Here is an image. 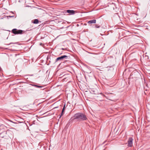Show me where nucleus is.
I'll return each mask as SVG.
<instances>
[{
    "instance_id": "17",
    "label": "nucleus",
    "mask_w": 150,
    "mask_h": 150,
    "mask_svg": "<svg viewBox=\"0 0 150 150\" xmlns=\"http://www.w3.org/2000/svg\"><path fill=\"white\" fill-rule=\"evenodd\" d=\"M42 44V43H40V45H41Z\"/></svg>"
},
{
    "instance_id": "9",
    "label": "nucleus",
    "mask_w": 150,
    "mask_h": 150,
    "mask_svg": "<svg viewBox=\"0 0 150 150\" xmlns=\"http://www.w3.org/2000/svg\"><path fill=\"white\" fill-rule=\"evenodd\" d=\"M39 22V20L38 19H35L34 20L33 23L34 24H38Z\"/></svg>"
},
{
    "instance_id": "11",
    "label": "nucleus",
    "mask_w": 150,
    "mask_h": 150,
    "mask_svg": "<svg viewBox=\"0 0 150 150\" xmlns=\"http://www.w3.org/2000/svg\"><path fill=\"white\" fill-rule=\"evenodd\" d=\"M95 27L96 28H99L100 27V26L98 24H96L95 25Z\"/></svg>"
},
{
    "instance_id": "13",
    "label": "nucleus",
    "mask_w": 150,
    "mask_h": 150,
    "mask_svg": "<svg viewBox=\"0 0 150 150\" xmlns=\"http://www.w3.org/2000/svg\"><path fill=\"white\" fill-rule=\"evenodd\" d=\"M14 17V16H7V17Z\"/></svg>"
},
{
    "instance_id": "10",
    "label": "nucleus",
    "mask_w": 150,
    "mask_h": 150,
    "mask_svg": "<svg viewBox=\"0 0 150 150\" xmlns=\"http://www.w3.org/2000/svg\"><path fill=\"white\" fill-rule=\"evenodd\" d=\"M32 85L33 86H34L36 87H37V88H42V86H38V85Z\"/></svg>"
},
{
    "instance_id": "2",
    "label": "nucleus",
    "mask_w": 150,
    "mask_h": 150,
    "mask_svg": "<svg viewBox=\"0 0 150 150\" xmlns=\"http://www.w3.org/2000/svg\"><path fill=\"white\" fill-rule=\"evenodd\" d=\"M12 32L14 34H22L25 33V31L20 30H17L15 28L13 29L12 30Z\"/></svg>"
},
{
    "instance_id": "5",
    "label": "nucleus",
    "mask_w": 150,
    "mask_h": 150,
    "mask_svg": "<svg viewBox=\"0 0 150 150\" xmlns=\"http://www.w3.org/2000/svg\"><path fill=\"white\" fill-rule=\"evenodd\" d=\"M96 20H91L89 21L88 22V23L89 24H95L96 23Z\"/></svg>"
},
{
    "instance_id": "12",
    "label": "nucleus",
    "mask_w": 150,
    "mask_h": 150,
    "mask_svg": "<svg viewBox=\"0 0 150 150\" xmlns=\"http://www.w3.org/2000/svg\"><path fill=\"white\" fill-rule=\"evenodd\" d=\"M17 44V42H14V43L11 42V43H10L8 45H9L11 44Z\"/></svg>"
},
{
    "instance_id": "20",
    "label": "nucleus",
    "mask_w": 150,
    "mask_h": 150,
    "mask_svg": "<svg viewBox=\"0 0 150 150\" xmlns=\"http://www.w3.org/2000/svg\"><path fill=\"white\" fill-rule=\"evenodd\" d=\"M103 62V61H102V62H101V63H102Z\"/></svg>"
},
{
    "instance_id": "3",
    "label": "nucleus",
    "mask_w": 150,
    "mask_h": 150,
    "mask_svg": "<svg viewBox=\"0 0 150 150\" xmlns=\"http://www.w3.org/2000/svg\"><path fill=\"white\" fill-rule=\"evenodd\" d=\"M69 58L68 56L66 55H63L61 56L60 57L57 58L56 59V62H57L59 60H62L63 59H68Z\"/></svg>"
},
{
    "instance_id": "4",
    "label": "nucleus",
    "mask_w": 150,
    "mask_h": 150,
    "mask_svg": "<svg viewBox=\"0 0 150 150\" xmlns=\"http://www.w3.org/2000/svg\"><path fill=\"white\" fill-rule=\"evenodd\" d=\"M133 139L132 138L130 137L129 138L128 141V144L127 145L128 147H131L133 145Z\"/></svg>"
},
{
    "instance_id": "8",
    "label": "nucleus",
    "mask_w": 150,
    "mask_h": 150,
    "mask_svg": "<svg viewBox=\"0 0 150 150\" xmlns=\"http://www.w3.org/2000/svg\"><path fill=\"white\" fill-rule=\"evenodd\" d=\"M65 105H64V106L63 109H62V113L61 114V115L59 117V119L60 118V117H61L62 115H63L64 114V110H65Z\"/></svg>"
},
{
    "instance_id": "1",
    "label": "nucleus",
    "mask_w": 150,
    "mask_h": 150,
    "mask_svg": "<svg viewBox=\"0 0 150 150\" xmlns=\"http://www.w3.org/2000/svg\"><path fill=\"white\" fill-rule=\"evenodd\" d=\"M74 119L77 120L78 121H84L87 120L86 116L84 114L78 112L75 114L74 116Z\"/></svg>"
},
{
    "instance_id": "21",
    "label": "nucleus",
    "mask_w": 150,
    "mask_h": 150,
    "mask_svg": "<svg viewBox=\"0 0 150 150\" xmlns=\"http://www.w3.org/2000/svg\"><path fill=\"white\" fill-rule=\"evenodd\" d=\"M1 150H2V149H1Z\"/></svg>"
},
{
    "instance_id": "7",
    "label": "nucleus",
    "mask_w": 150,
    "mask_h": 150,
    "mask_svg": "<svg viewBox=\"0 0 150 150\" xmlns=\"http://www.w3.org/2000/svg\"><path fill=\"white\" fill-rule=\"evenodd\" d=\"M33 90V89H29L26 91V93H32V91Z\"/></svg>"
},
{
    "instance_id": "18",
    "label": "nucleus",
    "mask_w": 150,
    "mask_h": 150,
    "mask_svg": "<svg viewBox=\"0 0 150 150\" xmlns=\"http://www.w3.org/2000/svg\"><path fill=\"white\" fill-rule=\"evenodd\" d=\"M11 121V122H13L12 121ZM13 123H14V122H13Z\"/></svg>"
},
{
    "instance_id": "16",
    "label": "nucleus",
    "mask_w": 150,
    "mask_h": 150,
    "mask_svg": "<svg viewBox=\"0 0 150 150\" xmlns=\"http://www.w3.org/2000/svg\"><path fill=\"white\" fill-rule=\"evenodd\" d=\"M137 20L139 21V19H137Z\"/></svg>"
},
{
    "instance_id": "6",
    "label": "nucleus",
    "mask_w": 150,
    "mask_h": 150,
    "mask_svg": "<svg viewBox=\"0 0 150 150\" xmlns=\"http://www.w3.org/2000/svg\"><path fill=\"white\" fill-rule=\"evenodd\" d=\"M67 11L68 13H69L71 14H74L76 12L75 11L70 10H67Z\"/></svg>"
},
{
    "instance_id": "15",
    "label": "nucleus",
    "mask_w": 150,
    "mask_h": 150,
    "mask_svg": "<svg viewBox=\"0 0 150 150\" xmlns=\"http://www.w3.org/2000/svg\"><path fill=\"white\" fill-rule=\"evenodd\" d=\"M65 62H67V60H65V61H64L63 62H64H64H65Z\"/></svg>"
},
{
    "instance_id": "19",
    "label": "nucleus",
    "mask_w": 150,
    "mask_h": 150,
    "mask_svg": "<svg viewBox=\"0 0 150 150\" xmlns=\"http://www.w3.org/2000/svg\"><path fill=\"white\" fill-rule=\"evenodd\" d=\"M146 16H145L143 18H145V17H146Z\"/></svg>"
},
{
    "instance_id": "14",
    "label": "nucleus",
    "mask_w": 150,
    "mask_h": 150,
    "mask_svg": "<svg viewBox=\"0 0 150 150\" xmlns=\"http://www.w3.org/2000/svg\"><path fill=\"white\" fill-rule=\"evenodd\" d=\"M3 133H4L5 134H6V132H4Z\"/></svg>"
}]
</instances>
